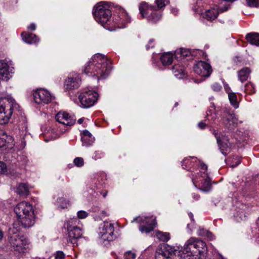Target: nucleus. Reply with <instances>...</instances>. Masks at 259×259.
Instances as JSON below:
<instances>
[{
	"label": "nucleus",
	"instance_id": "35",
	"mask_svg": "<svg viewBox=\"0 0 259 259\" xmlns=\"http://www.w3.org/2000/svg\"><path fill=\"white\" fill-rule=\"evenodd\" d=\"M57 204L58 207L61 209L67 208L69 205V201L65 198L61 197L57 199Z\"/></svg>",
	"mask_w": 259,
	"mask_h": 259
},
{
	"label": "nucleus",
	"instance_id": "12",
	"mask_svg": "<svg viewBox=\"0 0 259 259\" xmlns=\"http://www.w3.org/2000/svg\"><path fill=\"white\" fill-rule=\"evenodd\" d=\"M193 68L196 74L202 77H209L212 71L210 64L202 61L197 62Z\"/></svg>",
	"mask_w": 259,
	"mask_h": 259
},
{
	"label": "nucleus",
	"instance_id": "64",
	"mask_svg": "<svg viewBox=\"0 0 259 259\" xmlns=\"http://www.w3.org/2000/svg\"><path fill=\"white\" fill-rule=\"evenodd\" d=\"M179 104L178 102H176L175 104V107H176L178 106Z\"/></svg>",
	"mask_w": 259,
	"mask_h": 259
},
{
	"label": "nucleus",
	"instance_id": "63",
	"mask_svg": "<svg viewBox=\"0 0 259 259\" xmlns=\"http://www.w3.org/2000/svg\"><path fill=\"white\" fill-rule=\"evenodd\" d=\"M107 192L103 193L102 195H103V197H105L107 195Z\"/></svg>",
	"mask_w": 259,
	"mask_h": 259
},
{
	"label": "nucleus",
	"instance_id": "11",
	"mask_svg": "<svg viewBox=\"0 0 259 259\" xmlns=\"http://www.w3.org/2000/svg\"><path fill=\"white\" fill-rule=\"evenodd\" d=\"M100 229L101 238L103 241H111L116 238L113 224L105 221L101 225Z\"/></svg>",
	"mask_w": 259,
	"mask_h": 259
},
{
	"label": "nucleus",
	"instance_id": "1",
	"mask_svg": "<svg viewBox=\"0 0 259 259\" xmlns=\"http://www.w3.org/2000/svg\"><path fill=\"white\" fill-rule=\"evenodd\" d=\"M111 70L110 62L101 54L94 55L84 65L83 69L84 72L87 75L96 77L98 80L105 79Z\"/></svg>",
	"mask_w": 259,
	"mask_h": 259
},
{
	"label": "nucleus",
	"instance_id": "54",
	"mask_svg": "<svg viewBox=\"0 0 259 259\" xmlns=\"http://www.w3.org/2000/svg\"><path fill=\"white\" fill-rule=\"evenodd\" d=\"M192 195L194 200H198L200 198V195L197 194L193 193Z\"/></svg>",
	"mask_w": 259,
	"mask_h": 259
},
{
	"label": "nucleus",
	"instance_id": "13",
	"mask_svg": "<svg viewBox=\"0 0 259 259\" xmlns=\"http://www.w3.org/2000/svg\"><path fill=\"white\" fill-rule=\"evenodd\" d=\"M33 98L37 104H48L52 99L51 94L44 89H38L33 93Z\"/></svg>",
	"mask_w": 259,
	"mask_h": 259
},
{
	"label": "nucleus",
	"instance_id": "52",
	"mask_svg": "<svg viewBox=\"0 0 259 259\" xmlns=\"http://www.w3.org/2000/svg\"><path fill=\"white\" fill-rule=\"evenodd\" d=\"M212 133L214 135L215 138H216L217 139V143H219L220 142V141L221 139H222V138H221L219 134H218V132H217V131L214 130H213V132H212Z\"/></svg>",
	"mask_w": 259,
	"mask_h": 259
},
{
	"label": "nucleus",
	"instance_id": "25",
	"mask_svg": "<svg viewBox=\"0 0 259 259\" xmlns=\"http://www.w3.org/2000/svg\"><path fill=\"white\" fill-rule=\"evenodd\" d=\"M223 122L226 127L229 130H232L235 124H237V121L235 118L232 115L228 114L223 120Z\"/></svg>",
	"mask_w": 259,
	"mask_h": 259
},
{
	"label": "nucleus",
	"instance_id": "21",
	"mask_svg": "<svg viewBox=\"0 0 259 259\" xmlns=\"http://www.w3.org/2000/svg\"><path fill=\"white\" fill-rule=\"evenodd\" d=\"M195 251H196L197 254L204 257L205 254L207 251V248L206 243L202 240L197 239L196 244H195Z\"/></svg>",
	"mask_w": 259,
	"mask_h": 259
},
{
	"label": "nucleus",
	"instance_id": "28",
	"mask_svg": "<svg viewBox=\"0 0 259 259\" xmlns=\"http://www.w3.org/2000/svg\"><path fill=\"white\" fill-rule=\"evenodd\" d=\"M16 192L21 196L27 197L29 194V189L25 183L19 184L16 189Z\"/></svg>",
	"mask_w": 259,
	"mask_h": 259
},
{
	"label": "nucleus",
	"instance_id": "49",
	"mask_svg": "<svg viewBox=\"0 0 259 259\" xmlns=\"http://www.w3.org/2000/svg\"><path fill=\"white\" fill-rule=\"evenodd\" d=\"M198 235L200 236L205 237L207 233H208V231L204 230V229L199 228L197 231Z\"/></svg>",
	"mask_w": 259,
	"mask_h": 259
},
{
	"label": "nucleus",
	"instance_id": "60",
	"mask_svg": "<svg viewBox=\"0 0 259 259\" xmlns=\"http://www.w3.org/2000/svg\"><path fill=\"white\" fill-rule=\"evenodd\" d=\"M240 162H241V160H240V159L239 158H238V159H237V161L236 162V164H235V165H233L232 166H237V165H238L239 164H240Z\"/></svg>",
	"mask_w": 259,
	"mask_h": 259
},
{
	"label": "nucleus",
	"instance_id": "29",
	"mask_svg": "<svg viewBox=\"0 0 259 259\" xmlns=\"http://www.w3.org/2000/svg\"><path fill=\"white\" fill-rule=\"evenodd\" d=\"M174 56L171 53H165L160 57V61L164 66L170 65L173 61Z\"/></svg>",
	"mask_w": 259,
	"mask_h": 259
},
{
	"label": "nucleus",
	"instance_id": "32",
	"mask_svg": "<svg viewBox=\"0 0 259 259\" xmlns=\"http://www.w3.org/2000/svg\"><path fill=\"white\" fill-rule=\"evenodd\" d=\"M191 54V52L189 50L187 49L181 48L177 50L176 52V56L178 58L182 59L185 57L189 56Z\"/></svg>",
	"mask_w": 259,
	"mask_h": 259
},
{
	"label": "nucleus",
	"instance_id": "3",
	"mask_svg": "<svg viewBox=\"0 0 259 259\" xmlns=\"http://www.w3.org/2000/svg\"><path fill=\"white\" fill-rule=\"evenodd\" d=\"M20 106L12 98L0 99V124H5L9 121L13 112L19 111Z\"/></svg>",
	"mask_w": 259,
	"mask_h": 259
},
{
	"label": "nucleus",
	"instance_id": "22",
	"mask_svg": "<svg viewBox=\"0 0 259 259\" xmlns=\"http://www.w3.org/2000/svg\"><path fill=\"white\" fill-rule=\"evenodd\" d=\"M251 72L250 69L248 67H243L237 72L238 78L241 82L246 81Z\"/></svg>",
	"mask_w": 259,
	"mask_h": 259
},
{
	"label": "nucleus",
	"instance_id": "16",
	"mask_svg": "<svg viewBox=\"0 0 259 259\" xmlns=\"http://www.w3.org/2000/svg\"><path fill=\"white\" fill-rule=\"evenodd\" d=\"M81 82V79L79 74L74 73L70 74L65 80V87L66 90H71L79 88Z\"/></svg>",
	"mask_w": 259,
	"mask_h": 259
},
{
	"label": "nucleus",
	"instance_id": "56",
	"mask_svg": "<svg viewBox=\"0 0 259 259\" xmlns=\"http://www.w3.org/2000/svg\"><path fill=\"white\" fill-rule=\"evenodd\" d=\"M5 140L3 138L0 137V147H2L5 145Z\"/></svg>",
	"mask_w": 259,
	"mask_h": 259
},
{
	"label": "nucleus",
	"instance_id": "26",
	"mask_svg": "<svg viewBox=\"0 0 259 259\" xmlns=\"http://www.w3.org/2000/svg\"><path fill=\"white\" fill-rule=\"evenodd\" d=\"M228 141V139L225 137H223L222 139L220 140L219 143H217L222 153L226 155L230 151L229 145L225 143V141Z\"/></svg>",
	"mask_w": 259,
	"mask_h": 259
},
{
	"label": "nucleus",
	"instance_id": "19",
	"mask_svg": "<svg viewBox=\"0 0 259 259\" xmlns=\"http://www.w3.org/2000/svg\"><path fill=\"white\" fill-rule=\"evenodd\" d=\"M10 77L8 64L3 61H0V79L7 81Z\"/></svg>",
	"mask_w": 259,
	"mask_h": 259
},
{
	"label": "nucleus",
	"instance_id": "15",
	"mask_svg": "<svg viewBox=\"0 0 259 259\" xmlns=\"http://www.w3.org/2000/svg\"><path fill=\"white\" fill-rule=\"evenodd\" d=\"M14 212L17 214L18 219H20L24 215H27L30 212L33 211L32 206L28 202L22 201L19 203L14 209Z\"/></svg>",
	"mask_w": 259,
	"mask_h": 259
},
{
	"label": "nucleus",
	"instance_id": "17",
	"mask_svg": "<svg viewBox=\"0 0 259 259\" xmlns=\"http://www.w3.org/2000/svg\"><path fill=\"white\" fill-rule=\"evenodd\" d=\"M19 219V221L24 228H30L32 227L35 223V216L33 210Z\"/></svg>",
	"mask_w": 259,
	"mask_h": 259
},
{
	"label": "nucleus",
	"instance_id": "2",
	"mask_svg": "<svg viewBox=\"0 0 259 259\" xmlns=\"http://www.w3.org/2000/svg\"><path fill=\"white\" fill-rule=\"evenodd\" d=\"M93 14L96 21L108 29L111 24L110 20L112 17L109 5L105 2L98 3L94 7Z\"/></svg>",
	"mask_w": 259,
	"mask_h": 259
},
{
	"label": "nucleus",
	"instance_id": "7",
	"mask_svg": "<svg viewBox=\"0 0 259 259\" xmlns=\"http://www.w3.org/2000/svg\"><path fill=\"white\" fill-rule=\"evenodd\" d=\"M76 221V220H70L65 224V227L68 231L67 242L71 243L73 246L78 245V240L82 236L81 229L74 225L75 222Z\"/></svg>",
	"mask_w": 259,
	"mask_h": 259
},
{
	"label": "nucleus",
	"instance_id": "20",
	"mask_svg": "<svg viewBox=\"0 0 259 259\" xmlns=\"http://www.w3.org/2000/svg\"><path fill=\"white\" fill-rule=\"evenodd\" d=\"M94 140V137L88 130L83 131L81 134V141L83 145L90 146L93 143Z\"/></svg>",
	"mask_w": 259,
	"mask_h": 259
},
{
	"label": "nucleus",
	"instance_id": "51",
	"mask_svg": "<svg viewBox=\"0 0 259 259\" xmlns=\"http://www.w3.org/2000/svg\"><path fill=\"white\" fill-rule=\"evenodd\" d=\"M154 39H151L149 41V43L148 45H146V49L147 50H149L150 48H153L154 47Z\"/></svg>",
	"mask_w": 259,
	"mask_h": 259
},
{
	"label": "nucleus",
	"instance_id": "59",
	"mask_svg": "<svg viewBox=\"0 0 259 259\" xmlns=\"http://www.w3.org/2000/svg\"><path fill=\"white\" fill-rule=\"evenodd\" d=\"M171 11H172V13L174 14V15H176L178 13V10H177V9H172L171 10Z\"/></svg>",
	"mask_w": 259,
	"mask_h": 259
},
{
	"label": "nucleus",
	"instance_id": "24",
	"mask_svg": "<svg viewBox=\"0 0 259 259\" xmlns=\"http://www.w3.org/2000/svg\"><path fill=\"white\" fill-rule=\"evenodd\" d=\"M21 36L23 40L29 44H35L39 40L37 36L33 33L23 32Z\"/></svg>",
	"mask_w": 259,
	"mask_h": 259
},
{
	"label": "nucleus",
	"instance_id": "57",
	"mask_svg": "<svg viewBox=\"0 0 259 259\" xmlns=\"http://www.w3.org/2000/svg\"><path fill=\"white\" fill-rule=\"evenodd\" d=\"M228 7H221L220 8L219 10H220V11L221 12H225V11H226L228 10Z\"/></svg>",
	"mask_w": 259,
	"mask_h": 259
},
{
	"label": "nucleus",
	"instance_id": "41",
	"mask_svg": "<svg viewBox=\"0 0 259 259\" xmlns=\"http://www.w3.org/2000/svg\"><path fill=\"white\" fill-rule=\"evenodd\" d=\"M200 172L201 173H203V175H201V176L203 178H205V176H206V174L207 173L206 172L207 170V166L206 164H205L203 163H201L200 164Z\"/></svg>",
	"mask_w": 259,
	"mask_h": 259
},
{
	"label": "nucleus",
	"instance_id": "43",
	"mask_svg": "<svg viewBox=\"0 0 259 259\" xmlns=\"http://www.w3.org/2000/svg\"><path fill=\"white\" fill-rule=\"evenodd\" d=\"M247 5L250 7H257L259 6V0H246Z\"/></svg>",
	"mask_w": 259,
	"mask_h": 259
},
{
	"label": "nucleus",
	"instance_id": "37",
	"mask_svg": "<svg viewBox=\"0 0 259 259\" xmlns=\"http://www.w3.org/2000/svg\"><path fill=\"white\" fill-rule=\"evenodd\" d=\"M155 4H156L157 10L161 9L165 7V6L169 3V0H155Z\"/></svg>",
	"mask_w": 259,
	"mask_h": 259
},
{
	"label": "nucleus",
	"instance_id": "46",
	"mask_svg": "<svg viewBox=\"0 0 259 259\" xmlns=\"http://www.w3.org/2000/svg\"><path fill=\"white\" fill-rule=\"evenodd\" d=\"M125 259H135L136 254L132 251H127L124 254Z\"/></svg>",
	"mask_w": 259,
	"mask_h": 259
},
{
	"label": "nucleus",
	"instance_id": "10",
	"mask_svg": "<svg viewBox=\"0 0 259 259\" xmlns=\"http://www.w3.org/2000/svg\"><path fill=\"white\" fill-rule=\"evenodd\" d=\"M98 99V94L92 91L82 92L78 96L81 106L83 108H89L95 104Z\"/></svg>",
	"mask_w": 259,
	"mask_h": 259
},
{
	"label": "nucleus",
	"instance_id": "50",
	"mask_svg": "<svg viewBox=\"0 0 259 259\" xmlns=\"http://www.w3.org/2000/svg\"><path fill=\"white\" fill-rule=\"evenodd\" d=\"M206 120L205 119L203 121H201L198 123V127L201 130H203L206 127L207 124L205 123Z\"/></svg>",
	"mask_w": 259,
	"mask_h": 259
},
{
	"label": "nucleus",
	"instance_id": "62",
	"mask_svg": "<svg viewBox=\"0 0 259 259\" xmlns=\"http://www.w3.org/2000/svg\"><path fill=\"white\" fill-rule=\"evenodd\" d=\"M3 237H4L3 233L1 230H0V241L2 240Z\"/></svg>",
	"mask_w": 259,
	"mask_h": 259
},
{
	"label": "nucleus",
	"instance_id": "23",
	"mask_svg": "<svg viewBox=\"0 0 259 259\" xmlns=\"http://www.w3.org/2000/svg\"><path fill=\"white\" fill-rule=\"evenodd\" d=\"M174 75L178 78H182L185 74V67L181 63L175 64L172 68Z\"/></svg>",
	"mask_w": 259,
	"mask_h": 259
},
{
	"label": "nucleus",
	"instance_id": "44",
	"mask_svg": "<svg viewBox=\"0 0 259 259\" xmlns=\"http://www.w3.org/2000/svg\"><path fill=\"white\" fill-rule=\"evenodd\" d=\"M7 171V167L6 163L3 161H0V174H3Z\"/></svg>",
	"mask_w": 259,
	"mask_h": 259
},
{
	"label": "nucleus",
	"instance_id": "30",
	"mask_svg": "<svg viewBox=\"0 0 259 259\" xmlns=\"http://www.w3.org/2000/svg\"><path fill=\"white\" fill-rule=\"evenodd\" d=\"M219 14V11L217 9H212L206 11L203 17L207 21H212L214 20Z\"/></svg>",
	"mask_w": 259,
	"mask_h": 259
},
{
	"label": "nucleus",
	"instance_id": "38",
	"mask_svg": "<svg viewBox=\"0 0 259 259\" xmlns=\"http://www.w3.org/2000/svg\"><path fill=\"white\" fill-rule=\"evenodd\" d=\"M229 99L231 104L235 106V107H237V96L234 93H230L228 94Z\"/></svg>",
	"mask_w": 259,
	"mask_h": 259
},
{
	"label": "nucleus",
	"instance_id": "8",
	"mask_svg": "<svg viewBox=\"0 0 259 259\" xmlns=\"http://www.w3.org/2000/svg\"><path fill=\"white\" fill-rule=\"evenodd\" d=\"M130 21L131 19L127 14L124 11H122L119 15L111 17L110 20L111 24L109 25L108 29L112 31L115 30L116 28H124L126 24Z\"/></svg>",
	"mask_w": 259,
	"mask_h": 259
},
{
	"label": "nucleus",
	"instance_id": "18",
	"mask_svg": "<svg viewBox=\"0 0 259 259\" xmlns=\"http://www.w3.org/2000/svg\"><path fill=\"white\" fill-rule=\"evenodd\" d=\"M197 239V238L195 237H191L189 239L183 246V251H185L187 253L193 252L194 253H197L196 251L195 250V244Z\"/></svg>",
	"mask_w": 259,
	"mask_h": 259
},
{
	"label": "nucleus",
	"instance_id": "53",
	"mask_svg": "<svg viewBox=\"0 0 259 259\" xmlns=\"http://www.w3.org/2000/svg\"><path fill=\"white\" fill-rule=\"evenodd\" d=\"M28 29H29V30H35V29H36V25H35V24H34V23L30 24L28 26Z\"/></svg>",
	"mask_w": 259,
	"mask_h": 259
},
{
	"label": "nucleus",
	"instance_id": "48",
	"mask_svg": "<svg viewBox=\"0 0 259 259\" xmlns=\"http://www.w3.org/2000/svg\"><path fill=\"white\" fill-rule=\"evenodd\" d=\"M212 89L215 92H219L222 89V86L218 83H214L211 85Z\"/></svg>",
	"mask_w": 259,
	"mask_h": 259
},
{
	"label": "nucleus",
	"instance_id": "9",
	"mask_svg": "<svg viewBox=\"0 0 259 259\" xmlns=\"http://www.w3.org/2000/svg\"><path fill=\"white\" fill-rule=\"evenodd\" d=\"M140 224L139 230L142 233H149L152 231L156 225V220L154 218L149 217H138L134 221Z\"/></svg>",
	"mask_w": 259,
	"mask_h": 259
},
{
	"label": "nucleus",
	"instance_id": "58",
	"mask_svg": "<svg viewBox=\"0 0 259 259\" xmlns=\"http://www.w3.org/2000/svg\"><path fill=\"white\" fill-rule=\"evenodd\" d=\"M188 215H189V218H190L191 221L194 222V216H193V213L192 212H189L188 213Z\"/></svg>",
	"mask_w": 259,
	"mask_h": 259
},
{
	"label": "nucleus",
	"instance_id": "6",
	"mask_svg": "<svg viewBox=\"0 0 259 259\" xmlns=\"http://www.w3.org/2000/svg\"><path fill=\"white\" fill-rule=\"evenodd\" d=\"M180 251L167 244L161 245L155 252V259H179Z\"/></svg>",
	"mask_w": 259,
	"mask_h": 259
},
{
	"label": "nucleus",
	"instance_id": "31",
	"mask_svg": "<svg viewBox=\"0 0 259 259\" xmlns=\"http://www.w3.org/2000/svg\"><path fill=\"white\" fill-rule=\"evenodd\" d=\"M205 178V179H204L201 187L199 189L203 192H208L211 189V180L208 177V174H206V176Z\"/></svg>",
	"mask_w": 259,
	"mask_h": 259
},
{
	"label": "nucleus",
	"instance_id": "39",
	"mask_svg": "<svg viewBox=\"0 0 259 259\" xmlns=\"http://www.w3.org/2000/svg\"><path fill=\"white\" fill-rule=\"evenodd\" d=\"M182 165L184 169H189L192 165L191 158H185L182 162Z\"/></svg>",
	"mask_w": 259,
	"mask_h": 259
},
{
	"label": "nucleus",
	"instance_id": "42",
	"mask_svg": "<svg viewBox=\"0 0 259 259\" xmlns=\"http://www.w3.org/2000/svg\"><path fill=\"white\" fill-rule=\"evenodd\" d=\"M73 162L77 167H81L84 164L83 159L81 157H76L74 159Z\"/></svg>",
	"mask_w": 259,
	"mask_h": 259
},
{
	"label": "nucleus",
	"instance_id": "40",
	"mask_svg": "<svg viewBox=\"0 0 259 259\" xmlns=\"http://www.w3.org/2000/svg\"><path fill=\"white\" fill-rule=\"evenodd\" d=\"M104 156V153L101 150L96 151L92 156L93 158L95 160L101 159Z\"/></svg>",
	"mask_w": 259,
	"mask_h": 259
},
{
	"label": "nucleus",
	"instance_id": "33",
	"mask_svg": "<svg viewBox=\"0 0 259 259\" xmlns=\"http://www.w3.org/2000/svg\"><path fill=\"white\" fill-rule=\"evenodd\" d=\"M187 254H184V255L180 253L179 259H204V257L199 254L194 253L193 252H189Z\"/></svg>",
	"mask_w": 259,
	"mask_h": 259
},
{
	"label": "nucleus",
	"instance_id": "14",
	"mask_svg": "<svg viewBox=\"0 0 259 259\" xmlns=\"http://www.w3.org/2000/svg\"><path fill=\"white\" fill-rule=\"evenodd\" d=\"M56 120L61 123L65 127L66 126H72L75 123L76 119L73 116L69 114L65 111H60L56 115Z\"/></svg>",
	"mask_w": 259,
	"mask_h": 259
},
{
	"label": "nucleus",
	"instance_id": "34",
	"mask_svg": "<svg viewBox=\"0 0 259 259\" xmlns=\"http://www.w3.org/2000/svg\"><path fill=\"white\" fill-rule=\"evenodd\" d=\"M156 236L159 241L163 242L167 241L170 238L169 234L168 233L160 231H158L156 233Z\"/></svg>",
	"mask_w": 259,
	"mask_h": 259
},
{
	"label": "nucleus",
	"instance_id": "4",
	"mask_svg": "<svg viewBox=\"0 0 259 259\" xmlns=\"http://www.w3.org/2000/svg\"><path fill=\"white\" fill-rule=\"evenodd\" d=\"M13 234L9 237V241L13 249L19 253H25L29 250V243L23 236H20L15 232L14 229H10L9 234Z\"/></svg>",
	"mask_w": 259,
	"mask_h": 259
},
{
	"label": "nucleus",
	"instance_id": "61",
	"mask_svg": "<svg viewBox=\"0 0 259 259\" xmlns=\"http://www.w3.org/2000/svg\"><path fill=\"white\" fill-rule=\"evenodd\" d=\"M83 120H84V118H81L79 119L78 120V121H77V122H78V123L79 124H81V123L83 122Z\"/></svg>",
	"mask_w": 259,
	"mask_h": 259
},
{
	"label": "nucleus",
	"instance_id": "36",
	"mask_svg": "<svg viewBox=\"0 0 259 259\" xmlns=\"http://www.w3.org/2000/svg\"><path fill=\"white\" fill-rule=\"evenodd\" d=\"M244 88V91L247 94H252L255 92L254 85L252 82L247 83Z\"/></svg>",
	"mask_w": 259,
	"mask_h": 259
},
{
	"label": "nucleus",
	"instance_id": "5",
	"mask_svg": "<svg viewBox=\"0 0 259 259\" xmlns=\"http://www.w3.org/2000/svg\"><path fill=\"white\" fill-rule=\"evenodd\" d=\"M139 9L142 17L147 18L152 23H156L161 19V15L156 11L157 10L154 6L149 5L146 2H142L140 4Z\"/></svg>",
	"mask_w": 259,
	"mask_h": 259
},
{
	"label": "nucleus",
	"instance_id": "55",
	"mask_svg": "<svg viewBox=\"0 0 259 259\" xmlns=\"http://www.w3.org/2000/svg\"><path fill=\"white\" fill-rule=\"evenodd\" d=\"M205 237H207L209 240H212L213 239V235L209 231H208V233H207V235H205Z\"/></svg>",
	"mask_w": 259,
	"mask_h": 259
},
{
	"label": "nucleus",
	"instance_id": "27",
	"mask_svg": "<svg viewBox=\"0 0 259 259\" xmlns=\"http://www.w3.org/2000/svg\"><path fill=\"white\" fill-rule=\"evenodd\" d=\"M246 39L250 44L259 46V34L255 32L247 33Z\"/></svg>",
	"mask_w": 259,
	"mask_h": 259
},
{
	"label": "nucleus",
	"instance_id": "47",
	"mask_svg": "<svg viewBox=\"0 0 259 259\" xmlns=\"http://www.w3.org/2000/svg\"><path fill=\"white\" fill-rule=\"evenodd\" d=\"M55 259H65V254L62 251H57L55 253Z\"/></svg>",
	"mask_w": 259,
	"mask_h": 259
},
{
	"label": "nucleus",
	"instance_id": "45",
	"mask_svg": "<svg viewBox=\"0 0 259 259\" xmlns=\"http://www.w3.org/2000/svg\"><path fill=\"white\" fill-rule=\"evenodd\" d=\"M89 213L84 210H79L77 212V217L79 219H83L87 218Z\"/></svg>",
	"mask_w": 259,
	"mask_h": 259
}]
</instances>
